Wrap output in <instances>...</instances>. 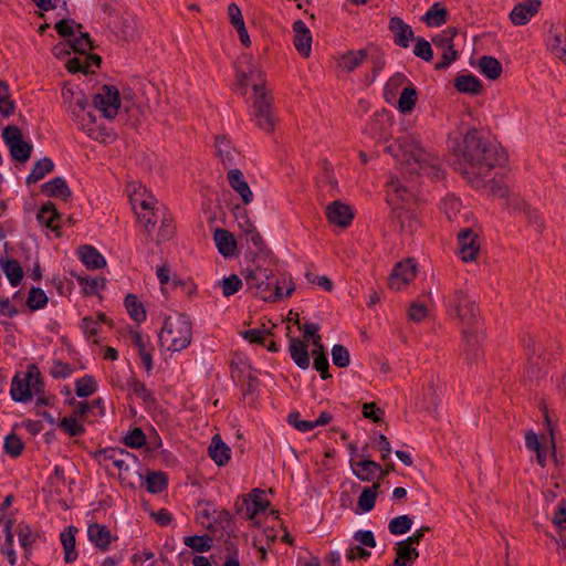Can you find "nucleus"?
<instances>
[{
  "label": "nucleus",
  "instance_id": "obj_5",
  "mask_svg": "<svg viewBox=\"0 0 566 566\" xmlns=\"http://www.w3.org/2000/svg\"><path fill=\"white\" fill-rule=\"evenodd\" d=\"M191 338V322L182 314L167 317L159 334L161 347L172 353L187 348Z\"/></svg>",
  "mask_w": 566,
  "mask_h": 566
},
{
  "label": "nucleus",
  "instance_id": "obj_57",
  "mask_svg": "<svg viewBox=\"0 0 566 566\" xmlns=\"http://www.w3.org/2000/svg\"><path fill=\"white\" fill-rule=\"evenodd\" d=\"M70 48L82 55L87 54L93 49L92 40L88 33L81 32L78 38H75L73 41H71Z\"/></svg>",
  "mask_w": 566,
  "mask_h": 566
},
{
  "label": "nucleus",
  "instance_id": "obj_1",
  "mask_svg": "<svg viewBox=\"0 0 566 566\" xmlns=\"http://www.w3.org/2000/svg\"><path fill=\"white\" fill-rule=\"evenodd\" d=\"M454 168L473 187L480 188L485 178L503 158L502 153L485 140L475 128H470L453 150Z\"/></svg>",
  "mask_w": 566,
  "mask_h": 566
},
{
  "label": "nucleus",
  "instance_id": "obj_45",
  "mask_svg": "<svg viewBox=\"0 0 566 566\" xmlns=\"http://www.w3.org/2000/svg\"><path fill=\"white\" fill-rule=\"evenodd\" d=\"M148 492L160 493L167 488V475L163 471H149L145 476Z\"/></svg>",
  "mask_w": 566,
  "mask_h": 566
},
{
  "label": "nucleus",
  "instance_id": "obj_64",
  "mask_svg": "<svg viewBox=\"0 0 566 566\" xmlns=\"http://www.w3.org/2000/svg\"><path fill=\"white\" fill-rule=\"evenodd\" d=\"M161 444V440L157 431L149 427L147 430H144V451H154L158 449Z\"/></svg>",
  "mask_w": 566,
  "mask_h": 566
},
{
  "label": "nucleus",
  "instance_id": "obj_46",
  "mask_svg": "<svg viewBox=\"0 0 566 566\" xmlns=\"http://www.w3.org/2000/svg\"><path fill=\"white\" fill-rule=\"evenodd\" d=\"M446 216L451 221H459L461 217H465L467 212L462 213V203L461 201L453 197L448 196L442 203Z\"/></svg>",
  "mask_w": 566,
  "mask_h": 566
},
{
  "label": "nucleus",
  "instance_id": "obj_33",
  "mask_svg": "<svg viewBox=\"0 0 566 566\" xmlns=\"http://www.w3.org/2000/svg\"><path fill=\"white\" fill-rule=\"evenodd\" d=\"M394 551L396 557L391 566H412L413 562L419 557V552L416 547H408L400 542L395 544Z\"/></svg>",
  "mask_w": 566,
  "mask_h": 566
},
{
  "label": "nucleus",
  "instance_id": "obj_59",
  "mask_svg": "<svg viewBox=\"0 0 566 566\" xmlns=\"http://www.w3.org/2000/svg\"><path fill=\"white\" fill-rule=\"evenodd\" d=\"M59 426L71 437L80 436L84 431L83 426L75 417H64Z\"/></svg>",
  "mask_w": 566,
  "mask_h": 566
},
{
  "label": "nucleus",
  "instance_id": "obj_20",
  "mask_svg": "<svg viewBox=\"0 0 566 566\" xmlns=\"http://www.w3.org/2000/svg\"><path fill=\"white\" fill-rule=\"evenodd\" d=\"M388 28L394 35V42L401 48L407 49L410 42L415 40L411 27L405 23L399 17H392Z\"/></svg>",
  "mask_w": 566,
  "mask_h": 566
},
{
  "label": "nucleus",
  "instance_id": "obj_49",
  "mask_svg": "<svg viewBox=\"0 0 566 566\" xmlns=\"http://www.w3.org/2000/svg\"><path fill=\"white\" fill-rule=\"evenodd\" d=\"M15 111V104L10 98L9 86L6 82L0 81V114L3 117L11 116Z\"/></svg>",
  "mask_w": 566,
  "mask_h": 566
},
{
  "label": "nucleus",
  "instance_id": "obj_24",
  "mask_svg": "<svg viewBox=\"0 0 566 566\" xmlns=\"http://www.w3.org/2000/svg\"><path fill=\"white\" fill-rule=\"evenodd\" d=\"M548 50L564 63H566V30L552 28L547 41Z\"/></svg>",
  "mask_w": 566,
  "mask_h": 566
},
{
  "label": "nucleus",
  "instance_id": "obj_11",
  "mask_svg": "<svg viewBox=\"0 0 566 566\" xmlns=\"http://www.w3.org/2000/svg\"><path fill=\"white\" fill-rule=\"evenodd\" d=\"M417 275V265L413 259L398 262L388 277V287L392 291H401L409 285Z\"/></svg>",
  "mask_w": 566,
  "mask_h": 566
},
{
  "label": "nucleus",
  "instance_id": "obj_18",
  "mask_svg": "<svg viewBox=\"0 0 566 566\" xmlns=\"http://www.w3.org/2000/svg\"><path fill=\"white\" fill-rule=\"evenodd\" d=\"M230 187L240 196L244 206L250 205L254 195L240 169H230L227 174Z\"/></svg>",
  "mask_w": 566,
  "mask_h": 566
},
{
  "label": "nucleus",
  "instance_id": "obj_19",
  "mask_svg": "<svg viewBox=\"0 0 566 566\" xmlns=\"http://www.w3.org/2000/svg\"><path fill=\"white\" fill-rule=\"evenodd\" d=\"M293 44L296 51L304 57H308L312 51V33L302 20L293 23Z\"/></svg>",
  "mask_w": 566,
  "mask_h": 566
},
{
  "label": "nucleus",
  "instance_id": "obj_21",
  "mask_svg": "<svg viewBox=\"0 0 566 566\" xmlns=\"http://www.w3.org/2000/svg\"><path fill=\"white\" fill-rule=\"evenodd\" d=\"M539 6V0H525L517 3L510 14L512 23L515 25L527 23L537 13Z\"/></svg>",
  "mask_w": 566,
  "mask_h": 566
},
{
  "label": "nucleus",
  "instance_id": "obj_23",
  "mask_svg": "<svg viewBox=\"0 0 566 566\" xmlns=\"http://www.w3.org/2000/svg\"><path fill=\"white\" fill-rule=\"evenodd\" d=\"M208 454L217 465L223 467L231 459V449L219 434H214L208 448Z\"/></svg>",
  "mask_w": 566,
  "mask_h": 566
},
{
  "label": "nucleus",
  "instance_id": "obj_27",
  "mask_svg": "<svg viewBox=\"0 0 566 566\" xmlns=\"http://www.w3.org/2000/svg\"><path fill=\"white\" fill-rule=\"evenodd\" d=\"M42 191L48 197L59 198L64 201H66L72 196L71 189L62 177H55L52 180L43 184Z\"/></svg>",
  "mask_w": 566,
  "mask_h": 566
},
{
  "label": "nucleus",
  "instance_id": "obj_12",
  "mask_svg": "<svg viewBox=\"0 0 566 566\" xmlns=\"http://www.w3.org/2000/svg\"><path fill=\"white\" fill-rule=\"evenodd\" d=\"M94 105L106 118H114L120 105L118 91L103 85L94 96Z\"/></svg>",
  "mask_w": 566,
  "mask_h": 566
},
{
  "label": "nucleus",
  "instance_id": "obj_37",
  "mask_svg": "<svg viewBox=\"0 0 566 566\" xmlns=\"http://www.w3.org/2000/svg\"><path fill=\"white\" fill-rule=\"evenodd\" d=\"M36 219L42 226L55 231L59 228L56 221L60 219V213L54 203L46 202L39 210Z\"/></svg>",
  "mask_w": 566,
  "mask_h": 566
},
{
  "label": "nucleus",
  "instance_id": "obj_29",
  "mask_svg": "<svg viewBox=\"0 0 566 566\" xmlns=\"http://www.w3.org/2000/svg\"><path fill=\"white\" fill-rule=\"evenodd\" d=\"M78 255L87 269L97 270L106 266L105 258L92 245L80 247Z\"/></svg>",
  "mask_w": 566,
  "mask_h": 566
},
{
  "label": "nucleus",
  "instance_id": "obj_58",
  "mask_svg": "<svg viewBox=\"0 0 566 566\" xmlns=\"http://www.w3.org/2000/svg\"><path fill=\"white\" fill-rule=\"evenodd\" d=\"M458 30L455 28H448L442 31L439 35L433 38V43L436 46L441 49H449L453 46V39L457 35Z\"/></svg>",
  "mask_w": 566,
  "mask_h": 566
},
{
  "label": "nucleus",
  "instance_id": "obj_60",
  "mask_svg": "<svg viewBox=\"0 0 566 566\" xmlns=\"http://www.w3.org/2000/svg\"><path fill=\"white\" fill-rule=\"evenodd\" d=\"M77 281L81 285L84 286V292L86 294H95L99 289L105 287V279L104 277H82L78 276Z\"/></svg>",
  "mask_w": 566,
  "mask_h": 566
},
{
  "label": "nucleus",
  "instance_id": "obj_47",
  "mask_svg": "<svg viewBox=\"0 0 566 566\" xmlns=\"http://www.w3.org/2000/svg\"><path fill=\"white\" fill-rule=\"evenodd\" d=\"M17 533L20 544L25 551V557L29 558V555L31 553V546L33 545V543H35L38 538V533L33 532L31 527L27 524H19Z\"/></svg>",
  "mask_w": 566,
  "mask_h": 566
},
{
  "label": "nucleus",
  "instance_id": "obj_4",
  "mask_svg": "<svg viewBox=\"0 0 566 566\" xmlns=\"http://www.w3.org/2000/svg\"><path fill=\"white\" fill-rule=\"evenodd\" d=\"M174 234L175 224L165 205L144 190V240L160 244Z\"/></svg>",
  "mask_w": 566,
  "mask_h": 566
},
{
  "label": "nucleus",
  "instance_id": "obj_56",
  "mask_svg": "<svg viewBox=\"0 0 566 566\" xmlns=\"http://www.w3.org/2000/svg\"><path fill=\"white\" fill-rule=\"evenodd\" d=\"M96 390V382L93 377L85 376L75 384V392L78 397L91 396Z\"/></svg>",
  "mask_w": 566,
  "mask_h": 566
},
{
  "label": "nucleus",
  "instance_id": "obj_8",
  "mask_svg": "<svg viewBox=\"0 0 566 566\" xmlns=\"http://www.w3.org/2000/svg\"><path fill=\"white\" fill-rule=\"evenodd\" d=\"M447 312L451 318L458 319L462 325L474 324L478 317V307L474 300L463 290H455L446 298Z\"/></svg>",
  "mask_w": 566,
  "mask_h": 566
},
{
  "label": "nucleus",
  "instance_id": "obj_39",
  "mask_svg": "<svg viewBox=\"0 0 566 566\" xmlns=\"http://www.w3.org/2000/svg\"><path fill=\"white\" fill-rule=\"evenodd\" d=\"M380 483L376 482L369 488H364L358 497V509L361 512H369L374 509L379 493Z\"/></svg>",
  "mask_w": 566,
  "mask_h": 566
},
{
  "label": "nucleus",
  "instance_id": "obj_50",
  "mask_svg": "<svg viewBox=\"0 0 566 566\" xmlns=\"http://www.w3.org/2000/svg\"><path fill=\"white\" fill-rule=\"evenodd\" d=\"M261 494H262V491L255 489L252 491V493L250 494L252 496V503L251 504H248L247 506V516L249 520H254L255 516L260 513V512H263L266 506L269 505V502L263 500L261 497Z\"/></svg>",
  "mask_w": 566,
  "mask_h": 566
},
{
  "label": "nucleus",
  "instance_id": "obj_55",
  "mask_svg": "<svg viewBox=\"0 0 566 566\" xmlns=\"http://www.w3.org/2000/svg\"><path fill=\"white\" fill-rule=\"evenodd\" d=\"M48 303V296L43 290L32 287L29 292L27 304L31 310L42 308Z\"/></svg>",
  "mask_w": 566,
  "mask_h": 566
},
{
  "label": "nucleus",
  "instance_id": "obj_26",
  "mask_svg": "<svg viewBox=\"0 0 566 566\" xmlns=\"http://www.w3.org/2000/svg\"><path fill=\"white\" fill-rule=\"evenodd\" d=\"M87 535L90 541L102 551H106L113 541L109 530L98 523L88 525Z\"/></svg>",
  "mask_w": 566,
  "mask_h": 566
},
{
  "label": "nucleus",
  "instance_id": "obj_15",
  "mask_svg": "<svg viewBox=\"0 0 566 566\" xmlns=\"http://www.w3.org/2000/svg\"><path fill=\"white\" fill-rule=\"evenodd\" d=\"M392 220L400 233L406 235L413 234L420 227L416 213L403 206L394 208Z\"/></svg>",
  "mask_w": 566,
  "mask_h": 566
},
{
  "label": "nucleus",
  "instance_id": "obj_38",
  "mask_svg": "<svg viewBox=\"0 0 566 566\" xmlns=\"http://www.w3.org/2000/svg\"><path fill=\"white\" fill-rule=\"evenodd\" d=\"M366 50L348 51L340 55L338 66L346 72H353L366 60Z\"/></svg>",
  "mask_w": 566,
  "mask_h": 566
},
{
  "label": "nucleus",
  "instance_id": "obj_63",
  "mask_svg": "<svg viewBox=\"0 0 566 566\" xmlns=\"http://www.w3.org/2000/svg\"><path fill=\"white\" fill-rule=\"evenodd\" d=\"M125 308L128 315L134 319L138 321L142 313V303L138 302V297L135 294H128L124 301Z\"/></svg>",
  "mask_w": 566,
  "mask_h": 566
},
{
  "label": "nucleus",
  "instance_id": "obj_14",
  "mask_svg": "<svg viewBox=\"0 0 566 566\" xmlns=\"http://www.w3.org/2000/svg\"><path fill=\"white\" fill-rule=\"evenodd\" d=\"M458 252L463 262L475 261L480 252V240L472 228H464L458 233Z\"/></svg>",
  "mask_w": 566,
  "mask_h": 566
},
{
  "label": "nucleus",
  "instance_id": "obj_36",
  "mask_svg": "<svg viewBox=\"0 0 566 566\" xmlns=\"http://www.w3.org/2000/svg\"><path fill=\"white\" fill-rule=\"evenodd\" d=\"M0 266L12 286H17L23 279V269L14 259L0 258Z\"/></svg>",
  "mask_w": 566,
  "mask_h": 566
},
{
  "label": "nucleus",
  "instance_id": "obj_44",
  "mask_svg": "<svg viewBox=\"0 0 566 566\" xmlns=\"http://www.w3.org/2000/svg\"><path fill=\"white\" fill-rule=\"evenodd\" d=\"M75 532L76 528L70 526L61 534V542L65 552L64 559L66 563H72L77 558V553L75 552Z\"/></svg>",
  "mask_w": 566,
  "mask_h": 566
},
{
  "label": "nucleus",
  "instance_id": "obj_13",
  "mask_svg": "<svg viewBox=\"0 0 566 566\" xmlns=\"http://www.w3.org/2000/svg\"><path fill=\"white\" fill-rule=\"evenodd\" d=\"M253 119L256 126L264 132L271 133L274 130L275 120L272 115L271 99L268 93L254 96Z\"/></svg>",
  "mask_w": 566,
  "mask_h": 566
},
{
  "label": "nucleus",
  "instance_id": "obj_41",
  "mask_svg": "<svg viewBox=\"0 0 566 566\" xmlns=\"http://www.w3.org/2000/svg\"><path fill=\"white\" fill-rule=\"evenodd\" d=\"M448 12L440 2H436L426 12L422 20L429 27H440L447 22Z\"/></svg>",
  "mask_w": 566,
  "mask_h": 566
},
{
  "label": "nucleus",
  "instance_id": "obj_32",
  "mask_svg": "<svg viewBox=\"0 0 566 566\" xmlns=\"http://www.w3.org/2000/svg\"><path fill=\"white\" fill-rule=\"evenodd\" d=\"M454 87L460 93L471 95H480L483 92V85L481 81L471 74L457 76L454 78Z\"/></svg>",
  "mask_w": 566,
  "mask_h": 566
},
{
  "label": "nucleus",
  "instance_id": "obj_34",
  "mask_svg": "<svg viewBox=\"0 0 566 566\" xmlns=\"http://www.w3.org/2000/svg\"><path fill=\"white\" fill-rule=\"evenodd\" d=\"M417 101L418 94L416 87L412 84L403 86L397 102L398 111L402 114L411 113L416 107Z\"/></svg>",
  "mask_w": 566,
  "mask_h": 566
},
{
  "label": "nucleus",
  "instance_id": "obj_54",
  "mask_svg": "<svg viewBox=\"0 0 566 566\" xmlns=\"http://www.w3.org/2000/svg\"><path fill=\"white\" fill-rule=\"evenodd\" d=\"M332 360L339 368L347 367L350 363L348 349L343 345H334L332 348Z\"/></svg>",
  "mask_w": 566,
  "mask_h": 566
},
{
  "label": "nucleus",
  "instance_id": "obj_35",
  "mask_svg": "<svg viewBox=\"0 0 566 566\" xmlns=\"http://www.w3.org/2000/svg\"><path fill=\"white\" fill-rule=\"evenodd\" d=\"M411 84L408 77L402 73L394 74L385 84L384 97L387 103H392L396 99L398 91L403 86Z\"/></svg>",
  "mask_w": 566,
  "mask_h": 566
},
{
  "label": "nucleus",
  "instance_id": "obj_25",
  "mask_svg": "<svg viewBox=\"0 0 566 566\" xmlns=\"http://www.w3.org/2000/svg\"><path fill=\"white\" fill-rule=\"evenodd\" d=\"M238 82L241 86H247L248 84L252 85L254 96L266 93L265 78L264 74L261 70L256 67H252L249 73L241 72L238 74Z\"/></svg>",
  "mask_w": 566,
  "mask_h": 566
},
{
  "label": "nucleus",
  "instance_id": "obj_40",
  "mask_svg": "<svg viewBox=\"0 0 566 566\" xmlns=\"http://www.w3.org/2000/svg\"><path fill=\"white\" fill-rule=\"evenodd\" d=\"M479 69L490 80H497L502 74V65L497 59L484 55L479 60Z\"/></svg>",
  "mask_w": 566,
  "mask_h": 566
},
{
  "label": "nucleus",
  "instance_id": "obj_42",
  "mask_svg": "<svg viewBox=\"0 0 566 566\" xmlns=\"http://www.w3.org/2000/svg\"><path fill=\"white\" fill-rule=\"evenodd\" d=\"M53 169H54V164L50 158L44 157V158L38 160L34 164L32 171L27 177V184L32 185V184L38 182L39 180L44 178L45 175L50 174Z\"/></svg>",
  "mask_w": 566,
  "mask_h": 566
},
{
  "label": "nucleus",
  "instance_id": "obj_61",
  "mask_svg": "<svg viewBox=\"0 0 566 566\" xmlns=\"http://www.w3.org/2000/svg\"><path fill=\"white\" fill-rule=\"evenodd\" d=\"M413 53L416 56H418L427 62L431 61L433 57L431 44L423 38H418L416 40Z\"/></svg>",
  "mask_w": 566,
  "mask_h": 566
},
{
  "label": "nucleus",
  "instance_id": "obj_9",
  "mask_svg": "<svg viewBox=\"0 0 566 566\" xmlns=\"http://www.w3.org/2000/svg\"><path fill=\"white\" fill-rule=\"evenodd\" d=\"M41 386L42 381L38 368L30 365L23 377L19 375L13 377L10 394L13 400L25 402L32 398L33 394L41 390Z\"/></svg>",
  "mask_w": 566,
  "mask_h": 566
},
{
  "label": "nucleus",
  "instance_id": "obj_3",
  "mask_svg": "<svg viewBox=\"0 0 566 566\" xmlns=\"http://www.w3.org/2000/svg\"><path fill=\"white\" fill-rule=\"evenodd\" d=\"M399 154L395 156L411 174L424 172L433 178H440V160L421 145L417 135H406L397 139Z\"/></svg>",
  "mask_w": 566,
  "mask_h": 566
},
{
  "label": "nucleus",
  "instance_id": "obj_52",
  "mask_svg": "<svg viewBox=\"0 0 566 566\" xmlns=\"http://www.w3.org/2000/svg\"><path fill=\"white\" fill-rule=\"evenodd\" d=\"M184 543L186 546H188L197 552L203 553L211 548L212 539L209 536L195 535V536L185 537Z\"/></svg>",
  "mask_w": 566,
  "mask_h": 566
},
{
  "label": "nucleus",
  "instance_id": "obj_31",
  "mask_svg": "<svg viewBox=\"0 0 566 566\" xmlns=\"http://www.w3.org/2000/svg\"><path fill=\"white\" fill-rule=\"evenodd\" d=\"M290 354L293 361L302 369H306L310 366V355L307 345L298 338L290 339Z\"/></svg>",
  "mask_w": 566,
  "mask_h": 566
},
{
  "label": "nucleus",
  "instance_id": "obj_2",
  "mask_svg": "<svg viewBox=\"0 0 566 566\" xmlns=\"http://www.w3.org/2000/svg\"><path fill=\"white\" fill-rule=\"evenodd\" d=\"M244 279L249 290L266 302H276L283 297H290L295 290L292 280L283 276L277 277L271 266V262L264 261L247 269Z\"/></svg>",
  "mask_w": 566,
  "mask_h": 566
},
{
  "label": "nucleus",
  "instance_id": "obj_10",
  "mask_svg": "<svg viewBox=\"0 0 566 566\" xmlns=\"http://www.w3.org/2000/svg\"><path fill=\"white\" fill-rule=\"evenodd\" d=\"M2 139L14 160L25 163L30 159L33 147L23 139L21 129L18 126L9 125L4 127Z\"/></svg>",
  "mask_w": 566,
  "mask_h": 566
},
{
  "label": "nucleus",
  "instance_id": "obj_51",
  "mask_svg": "<svg viewBox=\"0 0 566 566\" xmlns=\"http://www.w3.org/2000/svg\"><path fill=\"white\" fill-rule=\"evenodd\" d=\"M412 523L410 516L399 515L389 522L388 530L392 535H403L410 531Z\"/></svg>",
  "mask_w": 566,
  "mask_h": 566
},
{
  "label": "nucleus",
  "instance_id": "obj_17",
  "mask_svg": "<svg viewBox=\"0 0 566 566\" xmlns=\"http://www.w3.org/2000/svg\"><path fill=\"white\" fill-rule=\"evenodd\" d=\"M413 198L410 189L398 178L391 177L387 184V201L394 208L401 207L400 203H409Z\"/></svg>",
  "mask_w": 566,
  "mask_h": 566
},
{
  "label": "nucleus",
  "instance_id": "obj_6",
  "mask_svg": "<svg viewBox=\"0 0 566 566\" xmlns=\"http://www.w3.org/2000/svg\"><path fill=\"white\" fill-rule=\"evenodd\" d=\"M93 457L107 472L113 474L116 469L123 480L129 478L130 473L142 476L138 458L124 449H101L95 451Z\"/></svg>",
  "mask_w": 566,
  "mask_h": 566
},
{
  "label": "nucleus",
  "instance_id": "obj_62",
  "mask_svg": "<svg viewBox=\"0 0 566 566\" xmlns=\"http://www.w3.org/2000/svg\"><path fill=\"white\" fill-rule=\"evenodd\" d=\"M4 450L11 457H18L23 450V443L15 433H11L6 438Z\"/></svg>",
  "mask_w": 566,
  "mask_h": 566
},
{
  "label": "nucleus",
  "instance_id": "obj_30",
  "mask_svg": "<svg viewBox=\"0 0 566 566\" xmlns=\"http://www.w3.org/2000/svg\"><path fill=\"white\" fill-rule=\"evenodd\" d=\"M353 473L357 479L369 482L374 479L378 471H381L380 464L373 460H361L352 463Z\"/></svg>",
  "mask_w": 566,
  "mask_h": 566
},
{
  "label": "nucleus",
  "instance_id": "obj_16",
  "mask_svg": "<svg viewBox=\"0 0 566 566\" xmlns=\"http://www.w3.org/2000/svg\"><path fill=\"white\" fill-rule=\"evenodd\" d=\"M326 217L331 223L347 228L354 219V212L348 205L336 200L326 207Z\"/></svg>",
  "mask_w": 566,
  "mask_h": 566
},
{
  "label": "nucleus",
  "instance_id": "obj_43",
  "mask_svg": "<svg viewBox=\"0 0 566 566\" xmlns=\"http://www.w3.org/2000/svg\"><path fill=\"white\" fill-rule=\"evenodd\" d=\"M164 88V83L154 81H149L147 87L144 88V94H146V105L149 111L159 106Z\"/></svg>",
  "mask_w": 566,
  "mask_h": 566
},
{
  "label": "nucleus",
  "instance_id": "obj_7",
  "mask_svg": "<svg viewBox=\"0 0 566 566\" xmlns=\"http://www.w3.org/2000/svg\"><path fill=\"white\" fill-rule=\"evenodd\" d=\"M69 95L75 96L74 103L70 102V111L78 129L92 139L104 142L107 133L95 126V115L91 111H87L88 102L86 96L82 92L74 94L71 90L63 93V97L66 101L69 99Z\"/></svg>",
  "mask_w": 566,
  "mask_h": 566
},
{
  "label": "nucleus",
  "instance_id": "obj_28",
  "mask_svg": "<svg viewBox=\"0 0 566 566\" xmlns=\"http://www.w3.org/2000/svg\"><path fill=\"white\" fill-rule=\"evenodd\" d=\"M213 239L218 251L226 258L232 256L235 252L237 241L231 232L224 229H217Z\"/></svg>",
  "mask_w": 566,
  "mask_h": 566
},
{
  "label": "nucleus",
  "instance_id": "obj_22",
  "mask_svg": "<svg viewBox=\"0 0 566 566\" xmlns=\"http://www.w3.org/2000/svg\"><path fill=\"white\" fill-rule=\"evenodd\" d=\"M214 150L222 165L228 168L235 165L238 151L226 136H217L214 139Z\"/></svg>",
  "mask_w": 566,
  "mask_h": 566
},
{
  "label": "nucleus",
  "instance_id": "obj_48",
  "mask_svg": "<svg viewBox=\"0 0 566 566\" xmlns=\"http://www.w3.org/2000/svg\"><path fill=\"white\" fill-rule=\"evenodd\" d=\"M146 163L150 179L160 180L164 178L165 160L160 156L153 154L146 158Z\"/></svg>",
  "mask_w": 566,
  "mask_h": 566
},
{
  "label": "nucleus",
  "instance_id": "obj_53",
  "mask_svg": "<svg viewBox=\"0 0 566 566\" xmlns=\"http://www.w3.org/2000/svg\"><path fill=\"white\" fill-rule=\"evenodd\" d=\"M219 284L226 297L233 295L242 287V281L237 274L224 277Z\"/></svg>",
  "mask_w": 566,
  "mask_h": 566
}]
</instances>
